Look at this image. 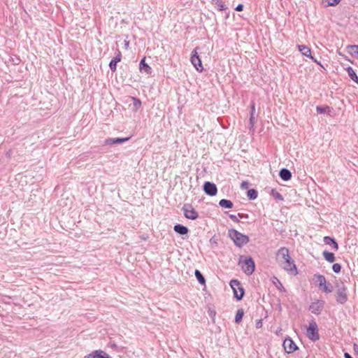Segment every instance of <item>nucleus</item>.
Returning a JSON list of instances; mask_svg holds the SVG:
<instances>
[{
  "mask_svg": "<svg viewBox=\"0 0 358 358\" xmlns=\"http://www.w3.org/2000/svg\"><path fill=\"white\" fill-rule=\"evenodd\" d=\"M278 264L289 274L296 275L297 268L294 259L290 257L289 250L285 247L279 248L276 252Z\"/></svg>",
  "mask_w": 358,
  "mask_h": 358,
  "instance_id": "nucleus-1",
  "label": "nucleus"
},
{
  "mask_svg": "<svg viewBox=\"0 0 358 358\" xmlns=\"http://www.w3.org/2000/svg\"><path fill=\"white\" fill-rule=\"evenodd\" d=\"M228 236L238 248H242L250 241V238L247 235H245L234 229H229Z\"/></svg>",
  "mask_w": 358,
  "mask_h": 358,
  "instance_id": "nucleus-2",
  "label": "nucleus"
},
{
  "mask_svg": "<svg viewBox=\"0 0 358 358\" xmlns=\"http://www.w3.org/2000/svg\"><path fill=\"white\" fill-rule=\"evenodd\" d=\"M306 336L313 342L320 339L318 326L314 319L309 321V324L306 329Z\"/></svg>",
  "mask_w": 358,
  "mask_h": 358,
  "instance_id": "nucleus-3",
  "label": "nucleus"
},
{
  "mask_svg": "<svg viewBox=\"0 0 358 358\" xmlns=\"http://www.w3.org/2000/svg\"><path fill=\"white\" fill-rule=\"evenodd\" d=\"M238 264H241L242 270L248 275H251L255 271V262L250 257H246L243 262L239 261Z\"/></svg>",
  "mask_w": 358,
  "mask_h": 358,
  "instance_id": "nucleus-4",
  "label": "nucleus"
},
{
  "mask_svg": "<svg viewBox=\"0 0 358 358\" xmlns=\"http://www.w3.org/2000/svg\"><path fill=\"white\" fill-rule=\"evenodd\" d=\"M229 284L233 289L234 297L238 301L241 300L244 294V289L241 282L238 280H231Z\"/></svg>",
  "mask_w": 358,
  "mask_h": 358,
  "instance_id": "nucleus-5",
  "label": "nucleus"
},
{
  "mask_svg": "<svg viewBox=\"0 0 358 358\" xmlns=\"http://www.w3.org/2000/svg\"><path fill=\"white\" fill-rule=\"evenodd\" d=\"M198 50L199 48L196 47L192 50L190 61L192 65L199 72H202L203 67L202 66L201 58L198 55Z\"/></svg>",
  "mask_w": 358,
  "mask_h": 358,
  "instance_id": "nucleus-6",
  "label": "nucleus"
},
{
  "mask_svg": "<svg viewBox=\"0 0 358 358\" xmlns=\"http://www.w3.org/2000/svg\"><path fill=\"white\" fill-rule=\"evenodd\" d=\"M336 301L341 304H343L347 301V289L343 285L337 289L336 292Z\"/></svg>",
  "mask_w": 358,
  "mask_h": 358,
  "instance_id": "nucleus-7",
  "label": "nucleus"
},
{
  "mask_svg": "<svg viewBox=\"0 0 358 358\" xmlns=\"http://www.w3.org/2000/svg\"><path fill=\"white\" fill-rule=\"evenodd\" d=\"M184 215L189 220H194L198 218V213L192 208L191 205H184L182 207Z\"/></svg>",
  "mask_w": 358,
  "mask_h": 358,
  "instance_id": "nucleus-8",
  "label": "nucleus"
},
{
  "mask_svg": "<svg viewBox=\"0 0 358 358\" xmlns=\"http://www.w3.org/2000/svg\"><path fill=\"white\" fill-rule=\"evenodd\" d=\"M299 51L305 57L311 59L314 62L321 66L320 62H318L314 57L311 55L310 49L305 45H298Z\"/></svg>",
  "mask_w": 358,
  "mask_h": 358,
  "instance_id": "nucleus-9",
  "label": "nucleus"
},
{
  "mask_svg": "<svg viewBox=\"0 0 358 358\" xmlns=\"http://www.w3.org/2000/svg\"><path fill=\"white\" fill-rule=\"evenodd\" d=\"M324 303L323 301L317 300L310 305L309 310L315 315H320L322 310Z\"/></svg>",
  "mask_w": 358,
  "mask_h": 358,
  "instance_id": "nucleus-10",
  "label": "nucleus"
},
{
  "mask_svg": "<svg viewBox=\"0 0 358 358\" xmlns=\"http://www.w3.org/2000/svg\"><path fill=\"white\" fill-rule=\"evenodd\" d=\"M283 347L285 348V350L289 354L294 352L298 349L297 345L292 341V339L289 338L285 339L283 342Z\"/></svg>",
  "mask_w": 358,
  "mask_h": 358,
  "instance_id": "nucleus-11",
  "label": "nucleus"
},
{
  "mask_svg": "<svg viewBox=\"0 0 358 358\" xmlns=\"http://www.w3.org/2000/svg\"><path fill=\"white\" fill-rule=\"evenodd\" d=\"M204 192L209 196H215L217 192L216 185L210 182H206L203 185Z\"/></svg>",
  "mask_w": 358,
  "mask_h": 358,
  "instance_id": "nucleus-12",
  "label": "nucleus"
},
{
  "mask_svg": "<svg viewBox=\"0 0 358 358\" xmlns=\"http://www.w3.org/2000/svg\"><path fill=\"white\" fill-rule=\"evenodd\" d=\"M129 138H108L103 141L104 145H114L127 142Z\"/></svg>",
  "mask_w": 358,
  "mask_h": 358,
  "instance_id": "nucleus-13",
  "label": "nucleus"
},
{
  "mask_svg": "<svg viewBox=\"0 0 358 358\" xmlns=\"http://www.w3.org/2000/svg\"><path fill=\"white\" fill-rule=\"evenodd\" d=\"M84 358H112L108 354L101 350H97L92 352L90 354L84 357Z\"/></svg>",
  "mask_w": 358,
  "mask_h": 358,
  "instance_id": "nucleus-14",
  "label": "nucleus"
},
{
  "mask_svg": "<svg viewBox=\"0 0 358 358\" xmlns=\"http://www.w3.org/2000/svg\"><path fill=\"white\" fill-rule=\"evenodd\" d=\"M122 59V53L119 50H117L116 55L114 58H113L110 63H109V67L110 69L115 72L117 69V64L120 62Z\"/></svg>",
  "mask_w": 358,
  "mask_h": 358,
  "instance_id": "nucleus-15",
  "label": "nucleus"
},
{
  "mask_svg": "<svg viewBox=\"0 0 358 358\" xmlns=\"http://www.w3.org/2000/svg\"><path fill=\"white\" fill-rule=\"evenodd\" d=\"M139 69L141 72L145 73L147 74H151L152 69L151 67L145 63V58L143 57L139 64Z\"/></svg>",
  "mask_w": 358,
  "mask_h": 358,
  "instance_id": "nucleus-16",
  "label": "nucleus"
},
{
  "mask_svg": "<svg viewBox=\"0 0 358 358\" xmlns=\"http://www.w3.org/2000/svg\"><path fill=\"white\" fill-rule=\"evenodd\" d=\"M316 110L320 114H327L330 117H332V108L328 106H317L316 107Z\"/></svg>",
  "mask_w": 358,
  "mask_h": 358,
  "instance_id": "nucleus-17",
  "label": "nucleus"
},
{
  "mask_svg": "<svg viewBox=\"0 0 358 358\" xmlns=\"http://www.w3.org/2000/svg\"><path fill=\"white\" fill-rule=\"evenodd\" d=\"M324 243L326 245L331 246L332 249H334L336 251L338 250V243H336V241H335L334 238H333L330 236H324Z\"/></svg>",
  "mask_w": 358,
  "mask_h": 358,
  "instance_id": "nucleus-18",
  "label": "nucleus"
},
{
  "mask_svg": "<svg viewBox=\"0 0 358 358\" xmlns=\"http://www.w3.org/2000/svg\"><path fill=\"white\" fill-rule=\"evenodd\" d=\"M279 176L280 178L284 181H287L291 179L292 173L289 170L285 168H282L280 169L279 172Z\"/></svg>",
  "mask_w": 358,
  "mask_h": 358,
  "instance_id": "nucleus-19",
  "label": "nucleus"
},
{
  "mask_svg": "<svg viewBox=\"0 0 358 358\" xmlns=\"http://www.w3.org/2000/svg\"><path fill=\"white\" fill-rule=\"evenodd\" d=\"M174 231L180 235H185L188 233L189 229L187 227L180 224H177L173 227Z\"/></svg>",
  "mask_w": 358,
  "mask_h": 358,
  "instance_id": "nucleus-20",
  "label": "nucleus"
},
{
  "mask_svg": "<svg viewBox=\"0 0 358 358\" xmlns=\"http://www.w3.org/2000/svg\"><path fill=\"white\" fill-rule=\"evenodd\" d=\"M345 70L350 79L358 84V76L355 73V70L351 66L347 67Z\"/></svg>",
  "mask_w": 358,
  "mask_h": 358,
  "instance_id": "nucleus-21",
  "label": "nucleus"
},
{
  "mask_svg": "<svg viewBox=\"0 0 358 358\" xmlns=\"http://www.w3.org/2000/svg\"><path fill=\"white\" fill-rule=\"evenodd\" d=\"M212 3L215 5L220 11L225 10L227 8V6L225 5L224 2L222 1V0H212Z\"/></svg>",
  "mask_w": 358,
  "mask_h": 358,
  "instance_id": "nucleus-22",
  "label": "nucleus"
},
{
  "mask_svg": "<svg viewBox=\"0 0 358 358\" xmlns=\"http://www.w3.org/2000/svg\"><path fill=\"white\" fill-rule=\"evenodd\" d=\"M322 255L325 260L328 262L332 263L335 261V256L334 253L324 250L322 252Z\"/></svg>",
  "mask_w": 358,
  "mask_h": 358,
  "instance_id": "nucleus-23",
  "label": "nucleus"
},
{
  "mask_svg": "<svg viewBox=\"0 0 358 358\" xmlns=\"http://www.w3.org/2000/svg\"><path fill=\"white\" fill-rule=\"evenodd\" d=\"M219 205L224 208H231L234 206L233 203L230 200L225 199H221L219 202Z\"/></svg>",
  "mask_w": 358,
  "mask_h": 358,
  "instance_id": "nucleus-24",
  "label": "nucleus"
},
{
  "mask_svg": "<svg viewBox=\"0 0 358 358\" xmlns=\"http://www.w3.org/2000/svg\"><path fill=\"white\" fill-rule=\"evenodd\" d=\"M255 103H252L251 104V113H250V124L252 127H254L255 122Z\"/></svg>",
  "mask_w": 358,
  "mask_h": 358,
  "instance_id": "nucleus-25",
  "label": "nucleus"
},
{
  "mask_svg": "<svg viewBox=\"0 0 358 358\" xmlns=\"http://www.w3.org/2000/svg\"><path fill=\"white\" fill-rule=\"evenodd\" d=\"M314 280H315L318 283V287H322V285H324V282L327 281L325 277L321 274L314 275Z\"/></svg>",
  "mask_w": 358,
  "mask_h": 358,
  "instance_id": "nucleus-26",
  "label": "nucleus"
},
{
  "mask_svg": "<svg viewBox=\"0 0 358 358\" xmlns=\"http://www.w3.org/2000/svg\"><path fill=\"white\" fill-rule=\"evenodd\" d=\"M347 50L351 55H357L358 45H350L347 46Z\"/></svg>",
  "mask_w": 358,
  "mask_h": 358,
  "instance_id": "nucleus-27",
  "label": "nucleus"
},
{
  "mask_svg": "<svg viewBox=\"0 0 358 358\" xmlns=\"http://www.w3.org/2000/svg\"><path fill=\"white\" fill-rule=\"evenodd\" d=\"M341 0H322V3L325 7L334 6L340 3Z\"/></svg>",
  "mask_w": 358,
  "mask_h": 358,
  "instance_id": "nucleus-28",
  "label": "nucleus"
},
{
  "mask_svg": "<svg viewBox=\"0 0 358 358\" xmlns=\"http://www.w3.org/2000/svg\"><path fill=\"white\" fill-rule=\"evenodd\" d=\"M244 315V311L242 308H240L237 310L236 316H235V322L239 324Z\"/></svg>",
  "mask_w": 358,
  "mask_h": 358,
  "instance_id": "nucleus-29",
  "label": "nucleus"
},
{
  "mask_svg": "<svg viewBox=\"0 0 358 358\" xmlns=\"http://www.w3.org/2000/svg\"><path fill=\"white\" fill-rule=\"evenodd\" d=\"M258 195L257 191L255 189H250L247 192V196L250 200H255Z\"/></svg>",
  "mask_w": 358,
  "mask_h": 358,
  "instance_id": "nucleus-30",
  "label": "nucleus"
},
{
  "mask_svg": "<svg viewBox=\"0 0 358 358\" xmlns=\"http://www.w3.org/2000/svg\"><path fill=\"white\" fill-rule=\"evenodd\" d=\"M194 273L199 283L202 285L205 284L206 280L202 273L199 270H195Z\"/></svg>",
  "mask_w": 358,
  "mask_h": 358,
  "instance_id": "nucleus-31",
  "label": "nucleus"
},
{
  "mask_svg": "<svg viewBox=\"0 0 358 358\" xmlns=\"http://www.w3.org/2000/svg\"><path fill=\"white\" fill-rule=\"evenodd\" d=\"M275 280L277 281V283H275V286L282 292H285L286 289L283 287L282 284L279 281V280L277 278H275Z\"/></svg>",
  "mask_w": 358,
  "mask_h": 358,
  "instance_id": "nucleus-32",
  "label": "nucleus"
},
{
  "mask_svg": "<svg viewBox=\"0 0 358 358\" xmlns=\"http://www.w3.org/2000/svg\"><path fill=\"white\" fill-rule=\"evenodd\" d=\"M132 99L134 101L133 106L136 109H138L141 106V101L135 97H132Z\"/></svg>",
  "mask_w": 358,
  "mask_h": 358,
  "instance_id": "nucleus-33",
  "label": "nucleus"
},
{
  "mask_svg": "<svg viewBox=\"0 0 358 358\" xmlns=\"http://www.w3.org/2000/svg\"><path fill=\"white\" fill-rule=\"evenodd\" d=\"M332 269L334 272L338 273L341 271V266L338 263L334 264L332 266Z\"/></svg>",
  "mask_w": 358,
  "mask_h": 358,
  "instance_id": "nucleus-34",
  "label": "nucleus"
},
{
  "mask_svg": "<svg viewBox=\"0 0 358 358\" xmlns=\"http://www.w3.org/2000/svg\"><path fill=\"white\" fill-rule=\"evenodd\" d=\"M333 291V286L330 283H327L325 287V293H331Z\"/></svg>",
  "mask_w": 358,
  "mask_h": 358,
  "instance_id": "nucleus-35",
  "label": "nucleus"
},
{
  "mask_svg": "<svg viewBox=\"0 0 358 358\" xmlns=\"http://www.w3.org/2000/svg\"><path fill=\"white\" fill-rule=\"evenodd\" d=\"M249 184L247 181H243L241 184V188L242 189H246L248 188Z\"/></svg>",
  "mask_w": 358,
  "mask_h": 358,
  "instance_id": "nucleus-36",
  "label": "nucleus"
},
{
  "mask_svg": "<svg viewBox=\"0 0 358 358\" xmlns=\"http://www.w3.org/2000/svg\"><path fill=\"white\" fill-rule=\"evenodd\" d=\"M229 218L233 220L234 222H239V220L238 219L237 216L233 214H230L229 215Z\"/></svg>",
  "mask_w": 358,
  "mask_h": 358,
  "instance_id": "nucleus-37",
  "label": "nucleus"
},
{
  "mask_svg": "<svg viewBox=\"0 0 358 358\" xmlns=\"http://www.w3.org/2000/svg\"><path fill=\"white\" fill-rule=\"evenodd\" d=\"M273 196L275 199H280V200H282L283 199L282 196L279 192H277L275 193H273Z\"/></svg>",
  "mask_w": 358,
  "mask_h": 358,
  "instance_id": "nucleus-38",
  "label": "nucleus"
},
{
  "mask_svg": "<svg viewBox=\"0 0 358 358\" xmlns=\"http://www.w3.org/2000/svg\"><path fill=\"white\" fill-rule=\"evenodd\" d=\"M238 217H240L241 219H248L249 216L248 214L238 213Z\"/></svg>",
  "mask_w": 358,
  "mask_h": 358,
  "instance_id": "nucleus-39",
  "label": "nucleus"
},
{
  "mask_svg": "<svg viewBox=\"0 0 358 358\" xmlns=\"http://www.w3.org/2000/svg\"><path fill=\"white\" fill-rule=\"evenodd\" d=\"M243 4H241V3L238 4V5L235 8V10H236V11H241V10H243Z\"/></svg>",
  "mask_w": 358,
  "mask_h": 358,
  "instance_id": "nucleus-40",
  "label": "nucleus"
},
{
  "mask_svg": "<svg viewBox=\"0 0 358 358\" xmlns=\"http://www.w3.org/2000/svg\"><path fill=\"white\" fill-rule=\"evenodd\" d=\"M327 281H326V282H324V285H322V287H319V288H320L322 292H324V290H325V287H326V285H327Z\"/></svg>",
  "mask_w": 358,
  "mask_h": 358,
  "instance_id": "nucleus-41",
  "label": "nucleus"
},
{
  "mask_svg": "<svg viewBox=\"0 0 358 358\" xmlns=\"http://www.w3.org/2000/svg\"><path fill=\"white\" fill-rule=\"evenodd\" d=\"M353 349H354L355 352L357 354H358V345H357V344H354V345H353Z\"/></svg>",
  "mask_w": 358,
  "mask_h": 358,
  "instance_id": "nucleus-42",
  "label": "nucleus"
},
{
  "mask_svg": "<svg viewBox=\"0 0 358 358\" xmlns=\"http://www.w3.org/2000/svg\"><path fill=\"white\" fill-rule=\"evenodd\" d=\"M344 357L345 358H352V356L348 352L344 353Z\"/></svg>",
  "mask_w": 358,
  "mask_h": 358,
  "instance_id": "nucleus-43",
  "label": "nucleus"
},
{
  "mask_svg": "<svg viewBox=\"0 0 358 358\" xmlns=\"http://www.w3.org/2000/svg\"><path fill=\"white\" fill-rule=\"evenodd\" d=\"M129 42L128 41H124V45H125L126 48H127L129 47Z\"/></svg>",
  "mask_w": 358,
  "mask_h": 358,
  "instance_id": "nucleus-44",
  "label": "nucleus"
},
{
  "mask_svg": "<svg viewBox=\"0 0 358 358\" xmlns=\"http://www.w3.org/2000/svg\"><path fill=\"white\" fill-rule=\"evenodd\" d=\"M357 55H358V52H357Z\"/></svg>",
  "mask_w": 358,
  "mask_h": 358,
  "instance_id": "nucleus-45",
  "label": "nucleus"
}]
</instances>
